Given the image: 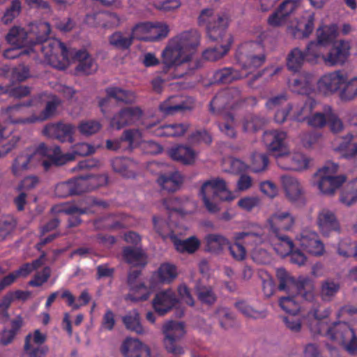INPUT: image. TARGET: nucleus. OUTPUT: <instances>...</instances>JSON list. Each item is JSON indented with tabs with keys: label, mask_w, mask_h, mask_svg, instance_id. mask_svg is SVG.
<instances>
[{
	"label": "nucleus",
	"mask_w": 357,
	"mask_h": 357,
	"mask_svg": "<svg viewBox=\"0 0 357 357\" xmlns=\"http://www.w3.org/2000/svg\"><path fill=\"white\" fill-rule=\"evenodd\" d=\"M171 240L175 249L181 253H194L200 246V241L195 236L181 240L177 237L176 234H173L171 236Z\"/></svg>",
	"instance_id": "nucleus-36"
},
{
	"label": "nucleus",
	"mask_w": 357,
	"mask_h": 357,
	"mask_svg": "<svg viewBox=\"0 0 357 357\" xmlns=\"http://www.w3.org/2000/svg\"><path fill=\"white\" fill-rule=\"evenodd\" d=\"M276 275L280 280L279 289L280 290H290L296 287L298 294L303 298L311 301L314 298V285L312 281L307 278H303L302 281L296 282L289 273L284 268H278Z\"/></svg>",
	"instance_id": "nucleus-9"
},
{
	"label": "nucleus",
	"mask_w": 357,
	"mask_h": 357,
	"mask_svg": "<svg viewBox=\"0 0 357 357\" xmlns=\"http://www.w3.org/2000/svg\"><path fill=\"white\" fill-rule=\"evenodd\" d=\"M338 282L333 279H326L321 282L319 294L323 301H331L340 289Z\"/></svg>",
	"instance_id": "nucleus-45"
},
{
	"label": "nucleus",
	"mask_w": 357,
	"mask_h": 357,
	"mask_svg": "<svg viewBox=\"0 0 357 357\" xmlns=\"http://www.w3.org/2000/svg\"><path fill=\"white\" fill-rule=\"evenodd\" d=\"M215 20H222L220 14L215 13L213 9L206 8L202 10L200 13L198 17V23L200 26L206 27L208 34H212L213 36L217 30L213 24V21ZM222 22H223L222 26H224L225 21L222 20Z\"/></svg>",
	"instance_id": "nucleus-40"
},
{
	"label": "nucleus",
	"mask_w": 357,
	"mask_h": 357,
	"mask_svg": "<svg viewBox=\"0 0 357 357\" xmlns=\"http://www.w3.org/2000/svg\"><path fill=\"white\" fill-rule=\"evenodd\" d=\"M346 81L347 74L335 70L322 75L317 82V87L324 94H332L337 91Z\"/></svg>",
	"instance_id": "nucleus-14"
},
{
	"label": "nucleus",
	"mask_w": 357,
	"mask_h": 357,
	"mask_svg": "<svg viewBox=\"0 0 357 357\" xmlns=\"http://www.w3.org/2000/svg\"><path fill=\"white\" fill-rule=\"evenodd\" d=\"M114 170L126 177L135 176L137 163L130 158H116L112 162Z\"/></svg>",
	"instance_id": "nucleus-42"
},
{
	"label": "nucleus",
	"mask_w": 357,
	"mask_h": 357,
	"mask_svg": "<svg viewBox=\"0 0 357 357\" xmlns=\"http://www.w3.org/2000/svg\"><path fill=\"white\" fill-rule=\"evenodd\" d=\"M121 352L124 357H151L150 347L137 338L128 337L123 340Z\"/></svg>",
	"instance_id": "nucleus-17"
},
{
	"label": "nucleus",
	"mask_w": 357,
	"mask_h": 357,
	"mask_svg": "<svg viewBox=\"0 0 357 357\" xmlns=\"http://www.w3.org/2000/svg\"><path fill=\"white\" fill-rule=\"evenodd\" d=\"M340 202L347 206L357 202V186L356 183L348 184L342 189L340 196Z\"/></svg>",
	"instance_id": "nucleus-51"
},
{
	"label": "nucleus",
	"mask_w": 357,
	"mask_h": 357,
	"mask_svg": "<svg viewBox=\"0 0 357 357\" xmlns=\"http://www.w3.org/2000/svg\"><path fill=\"white\" fill-rule=\"evenodd\" d=\"M86 22L91 25L102 26H116L120 23L119 17L113 13H100L93 15H87Z\"/></svg>",
	"instance_id": "nucleus-39"
},
{
	"label": "nucleus",
	"mask_w": 357,
	"mask_h": 357,
	"mask_svg": "<svg viewBox=\"0 0 357 357\" xmlns=\"http://www.w3.org/2000/svg\"><path fill=\"white\" fill-rule=\"evenodd\" d=\"M330 310L322 309L319 305H314L303 318L305 324L314 334H321L326 331V336L342 345L349 354L357 353V335L354 328L346 322L335 323L328 327V317Z\"/></svg>",
	"instance_id": "nucleus-1"
},
{
	"label": "nucleus",
	"mask_w": 357,
	"mask_h": 357,
	"mask_svg": "<svg viewBox=\"0 0 357 357\" xmlns=\"http://www.w3.org/2000/svg\"><path fill=\"white\" fill-rule=\"evenodd\" d=\"M75 59L78 62L76 72L79 75H89L95 72L97 65L86 51H79L75 54Z\"/></svg>",
	"instance_id": "nucleus-32"
},
{
	"label": "nucleus",
	"mask_w": 357,
	"mask_h": 357,
	"mask_svg": "<svg viewBox=\"0 0 357 357\" xmlns=\"http://www.w3.org/2000/svg\"><path fill=\"white\" fill-rule=\"evenodd\" d=\"M100 128V123L95 120L82 121L78 126L79 132L84 136L92 135L98 132Z\"/></svg>",
	"instance_id": "nucleus-59"
},
{
	"label": "nucleus",
	"mask_w": 357,
	"mask_h": 357,
	"mask_svg": "<svg viewBox=\"0 0 357 357\" xmlns=\"http://www.w3.org/2000/svg\"><path fill=\"white\" fill-rule=\"evenodd\" d=\"M178 275L177 267L173 264L165 262L160 264L153 276L160 284H170L176 279Z\"/></svg>",
	"instance_id": "nucleus-31"
},
{
	"label": "nucleus",
	"mask_w": 357,
	"mask_h": 357,
	"mask_svg": "<svg viewBox=\"0 0 357 357\" xmlns=\"http://www.w3.org/2000/svg\"><path fill=\"white\" fill-rule=\"evenodd\" d=\"M315 104L316 103L314 100L307 98L303 104L297 105L294 114V119L297 121L307 120L314 107Z\"/></svg>",
	"instance_id": "nucleus-53"
},
{
	"label": "nucleus",
	"mask_w": 357,
	"mask_h": 357,
	"mask_svg": "<svg viewBox=\"0 0 357 357\" xmlns=\"http://www.w3.org/2000/svg\"><path fill=\"white\" fill-rule=\"evenodd\" d=\"M197 294L199 301L206 304H213L216 301V295L210 286L201 285L197 288Z\"/></svg>",
	"instance_id": "nucleus-56"
},
{
	"label": "nucleus",
	"mask_w": 357,
	"mask_h": 357,
	"mask_svg": "<svg viewBox=\"0 0 357 357\" xmlns=\"http://www.w3.org/2000/svg\"><path fill=\"white\" fill-rule=\"evenodd\" d=\"M340 92V97L342 100L349 101L357 96V77L348 80L347 77L346 83Z\"/></svg>",
	"instance_id": "nucleus-52"
},
{
	"label": "nucleus",
	"mask_w": 357,
	"mask_h": 357,
	"mask_svg": "<svg viewBox=\"0 0 357 357\" xmlns=\"http://www.w3.org/2000/svg\"><path fill=\"white\" fill-rule=\"evenodd\" d=\"M338 165L328 162L314 174L312 179L313 186L325 195H333L335 191L346 181L344 175L337 174Z\"/></svg>",
	"instance_id": "nucleus-6"
},
{
	"label": "nucleus",
	"mask_w": 357,
	"mask_h": 357,
	"mask_svg": "<svg viewBox=\"0 0 357 357\" xmlns=\"http://www.w3.org/2000/svg\"><path fill=\"white\" fill-rule=\"evenodd\" d=\"M280 180L285 196L291 202L294 203L303 200V187L296 178L284 175L280 178Z\"/></svg>",
	"instance_id": "nucleus-24"
},
{
	"label": "nucleus",
	"mask_w": 357,
	"mask_h": 357,
	"mask_svg": "<svg viewBox=\"0 0 357 357\" xmlns=\"http://www.w3.org/2000/svg\"><path fill=\"white\" fill-rule=\"evenodd\" d=\"M43 96H36L26 102L6 107L2 109V112L9 117L10 122L15 123V121L20 118L13 120L11 119V117L15 116L18 114H24L25 112V107L37 106L38 102H41L40 100L42 99Z\"/></svg>",
	"instance_id": "nucleus-34"
},
{
	"label": "nucleus",
	"mask_w": 357,
	"mask_h": 357,
	"mask_svg": "<svg viewBox=\"0 0 357 357\" xmlns=\"http://www.w3.org/2000/svg\"><path fill=\"white\" fill-rule=\"evenodd\" d=\"M163 340H181L185 334L183 323L176 321H167L162 326Z\"/></svg>",
	"instance_id": "nucleus-30"
},
{
	"label": "nucleus",
	"mask_w": 357,
	"mask_h": 357,
	"mask_svg": "<svg viewBox=\"0 0 357 357\" xmlns=\"http://www.w3.org/2000/svg\"><path fill=\"white\" fill-rule=\"evenodd\" d=\"M142 114V110L137 107H126L112 118L110 125L119 130L124 126L136 123L139 120Z\"/></svg>",
	"instance_id": "nucleus-18"
},
{
	"label": "nucleus",
	"mask_w": 357,
	"mask_h": 357,
	"mask_svg": "<svg viewBox=\"0 0 357 357\" xmlns=\"http://www.w3.org/2000/svg\"><path fill=\"white\" fill-rule=\"evenodd\" d=\"M233 239L235 243L228 245L229 253L231 257L237 261L243 260L246 257L245 248L240 244L243 241V243L255 250V247L261 245L267 241L262 227H257L249 231L236 232L233 234Z\"/></svg>",
	"instance_id": "nucleus-7"
},
{
	"label": "nucleus",
	"mask_w": 357,
	"mask_h": 357,
	"mask_svg": "<svg viewBox=\"0 0 357 357\" xmlns=\"http://www.w3.org/2000/svg\"><path fill=\"white\" fill-rule=\"evenodd\" d=\"M156 126V123H148L145 126V128L157 137H181L183 135L189 128L188 123H172L159 126L154 130H152Z\"/></svg>",
	"instance_id": "nucleus-19"
},
{
	"label": "nucleus",
	"mask_w": 357,
	"mask_h": 357,
	"mask_svg": "<svg viewBox=\"0 0 357 357\" xmlns=\"http://www.w3.org/2000/svg\"><path fill=\"white\" fill-rule=\"evenodd\" d=\"M204 204L211 213L219 211V200L231 201L236 198L228 188L226 181L220 178H212L205 182L201 189Z\"/></svg>",
	"instance_id": "nucleus-5"
},
{
	"label": "nucleus",
	"mask_w": 357,
	"mask_h": 357,
	"mask_svg": "<svg viewBox=\"0 0 357 357\" xmlns=\"http://www.w3.org/2000/svg\"><path fill=\"white\" fill-rule=\"evenodd\" d=\"M87 179L85 177L80 176L70 180L66 183L58 185L56 190L59 191H68L69 194H80L89 191Z\"/></svg>",
	"instance_id": "nucleus-38"
},
{
	"label": "nucleus",
	"mask_w": 357,
	"mask_h": 357,
	"mask_svg": "<svg viewBox=\"0 0 357 357\" xmlns=\"http://www.w3.org/2000/svg\"><path fill=\"white\" fill-rule=\"evenodd\" d=\"M260 50L261 46L258 43H252L243 45L237 54V60L241 66V71L226 68L217 71L215 74L216 81L222 83H229L234 80L242 79L253 73L264 62L263 56L256 55L254 52H250L249 50Z\"/></svg>",
	"instance_id": "nucleus-3"
},
{
	"label": "nucleus",
	"mask_w": 357,
	"mask_h": 357,
	"mask_svg": "<svg viewBox=\"0 0 357 357\" xmlns=\"http://www.w3.org/2000/svg\"><path fill=\"white\" fill-rule=\"evenodd\" d=\"M314 20L313 13H305L288 28L289 33L296 38H308L314 29Z\"/></svg>",
	"instance_id": "nucleus-20"
},
{
	"label": "nucleus",
	"mask_w": 357,
	"mask_h": 357,
	"mask_svg": "<svg viewBox=\"0 0 357 357\" xmlns=\"http://www.w3.org/2000/svg\"><path fill=\"white\" fill-rule=\"evenodd\" d=\"M95 152V148L86 143H78L73 145L71 151L62 153L59 146L51 147L50 151L52 156V162L57 165H62L68 162L75 160L78 156H86Z\"/></svg>",
	"instance_id": "nucleus-10"
},
{
	"label": "nucleus",
	"mask_w": 357,
	"mask_h": 357,
	"mask_svg": "<svg viewBox=\"0 0 357 357\" xmlns=\"http://www.w3.org/2000/svg\"><path fill=\"white\" fill-rule=\"evenodd\" d=\"M353 139L351 134H347L342 138V142L335 147L336 151L341 153L342 158L351 160L357 166V143L351 145V148L348 149L349 144Z\"/></svg>",
	"instance_id": "nucleus-41"
},
{
	"label": "nucleus",
	"mask_w": 357,
	"mask_h": 357,
	"mask_svg": "<svg viewBox=\"0 0 357 357\" xmlns=\"http://www.w3.org/2000/svg\"><path fill=\"white\" fill-rule=\"evenodd\" d=\"M199 42L200 35L196 30L183 31L172 38L162 53L164 64L172 67L190 61Z\"/></svg>",
	"instance_id": "nucleus-2"
},
{
	"label": "nucleus",
	"mask_w": 357,
	"mask_h": 357,
	"mask_svg": "<svg viewBox=\"0 0 357 357\" xmlns=\"http://www.w3.org/2000/svg\"><path fill=\"white\" fill-rule=\"evenodd\" d=\"M207 248L210 252L218 253L225 247L229 245V241L225 236L218 234H211L206 236Z\"/></svg>",
	"instance_id": "nucleus-46"
},
{
	"label": "nucleus",
	"mask_w": 357,
	"mask_h": 357,
	"mask_svg": "<svg viewBox=\"0 0 357 357\" xmlns=\"http://www.w3.org/2000/svg\"><path fill=\"white\" fill-rule=\"evenodd\" d=\"M289 86L294 92L308 94L312 91V75L308 73H302L298 77L289 81Z\"/></svg>",
	"instance_id": "nucleus-33"
},
{
	"label": "nucleus",
	"mask_w": 357,
	"mask_h": 357,
	"mask_svg": "<svg viewBox=\"0 0 357 357\" xmlns=\"http://www.w3.org/2000/svg\"><path fill=\"white\" fill-rule=\"evenodd\" d=\"M123 321L126 328L130 331H134L139 335L147 333V331L142 326L139 314L136 310L128 312L123 317Z\"/></svg>",
	"instance_id": "nucleus-47"
},
{
	"label": "nucleus",
	"mask_w": 357,
	"mask_h": 357,
	"mask_svg": "<svg viewBox=\"0 0 357 357\" xmlns=\"http://www.w3.org/2000/svg\"><path fill=\"white\" fill-rule=\"evenodd\" d=\"M38 96H43L41 102H38L36 107L42 105L46 102L45 108L38 114H33L29 117L25 119H19L15 123L20 124L35 123L40 121H43L48 119L54 115L58 105L60 104V100L55 96L47 93H40Z\"/></svg>",
	"instance_id": "nucleus-11"
},
{
	"label": "nucleus",
	"mask_w": 357,
	"mask_h": 357,
	"mask_svg": "<svg viewBox=\"0 0 357 357\" xmlns=\"http://www.w3.org/2000/svg\"><path fill=\"white\" fill-rule=\"evenodd\" d=\"M43 43L40 50L45 61L56 68L65 69L70 62L73 53L57 39H51Z\"/></svg>",
	"instance_id": "nucleus-8"
},
{
	"label": "nucleus",
	"mask_w": 357,
	"mask_h": 357,
	"mask_svg": "<svg viewBox=\"0 0 357 357\" xmlns=\"http://www.w3.org/2000/svg\"><path fill=\"white\" fill-rule=\"evenodd\" d=\"M337 252L342 257H357V244L349 239L341 241L338 245Z\"/></svg>",
	"instance_id": "nucleus-57"
},
{
	"label": "nucleus",
	"mask_w": 357,
	"mask_h": 357,
	"mask_svg": "<svg viewBox=\"0 0 357 357\" xmlns=\"http://www.w3.org/2000/svg\"><path fill=\"white\" fill-rule=\"evenodd\" d=\"M337 26L334 24L321 26L317 30V41L326 46L337 37Z\"/></svg>",
	"instance_id": "nucleus-49"
},
{
	"label": "nucleus",
	"mask_w": 357,
	"mask_h": 357,
	"mask_svg": "<svg viewBox=\"0 0 357 357\" xmlns=\"http://www.w3.org/2000/svg\"><path fill=\"white\" fill-rule=\"evenodd\" d=\"M324 47L320 43L317 41H310L306 46L305 54L306 61L312 63H319L320 61L324 62L322 47Z\"/></svg>",
	"instance_id": "nucleus-43"
},
{
	"label": "nucleus",
	"mask_w": 357,
	"mask_h": 357,
	"mask_svg": "<svg viewBox=\"0 0 357 357\" xmlns=\"http://www.w3.org/2000/svg\"><path fill=\"white\" fill-rule=\"evenodd\" d=\"M178 303L174 291L168 289L158 293L153 300V306L155 310L163 315L174 307Z\"/></svg>",
	"instance_id": "nucleus-27"
},
{
	"label": "nucleus",
	"mask_w": 357,
	"mask_h": 357,
	"mask_svg": "<svg viewBox=\"0 0 357 357\" xmlns=\"http://www.w3.org/2000/svg\"><path fill=\"white\" fill-rule=\"evenodd\" d=\"M140 273L138 271L130 272L128 278L129 293L126 299L132 302L146 301L153 292V289L146 287L144 282L138 278Z\"/></svg>",
	"instance_id": "nucleus-13"
},
{
	"label": "nucleus",
	"mask_w": 357,
	"mask_h": 357,
	"mask_svg": "<svg viewBox=\"0 0 357 357\" xmlns=\"http://www.w3.org/2000/svg\"><path fill=\"white\" fill-rule=\"evenodd\" d=\"M132 36L130 34H126L117 31L109 37V44L117 49L126 50L132 43Z\"/></svg>",
	"instance_id": "nucleus-50"
},
{
	"label": "nucleus",
	"mask_w": 357,
	"mask_h": 357,
	"mask_svg": "<svg viewBox=\"0 0 357 357\" xmlns=\"http://www.w3.org/2000/svg\"><path fill=\"white\" fill-rule=\"evenodd\" d=\"M16 221L10 215H5L0 220V241L3 240L14 229Z\"/></svg>",
	"instance_id": "nucleus-61"
},
{
	"label": "nucleus",
	"mask_w": 357,
	"mask_h": 357,
	"mask_svg": "<svg viewBox=\"0 0 357 357\" xmlns=\"http://www.w3.org/2000/svg\"><path fill=\"white\" fill-rule=\"evenodd\" d=\"M153 221L155 231L162 238L169 236L171 238L172 235L177 234V231L170 228L165 220L159 217H154Z\"/></svg>",
	"instance_id": "nucleus-58"
},
{
	"label": "nucleus",
	"mask_w": 357,
	"mask_h": 357,
	"mask_svg": "<svg viewBox=\"0 0 357 357\" xmlns=\"http://www.w3.org/2000/svg\"><path fill=\"white\" fill-rule=\"evenodd\" d=\"M50 150L51 147L41 144L37 147H29L20 151L13 160L10 166L12 174L15 176H20L41 163L47 169L52 162Z\"/></svg>",
	"instance_id": "nucleus-4"
},
{
	"label": "nucleus",
	"mask_w": 357,
	"mask_h": 357,
	"mask_svg": "<svg viewBox=\"0 0 357 357\" xmlns=\"http://www.w3.org/2000/svg\"><path fill=\"white\" fill-rule=\"evenodd\" d=\"M31 33L36 36L38 43H43L47 40L50 33V26L47 22H40L37 25H33Z\"/></svg>",
	"instance_id": "nucleus-64"
},
{
	"label": "nucleus",
	"mask_w": 357,
	"mask_h": 357,
	"mask_svg": "<svg viewBox=\"0 0 357 357\" xmlns=\"http://www.w3.org/2000/svg\"><path fill=\"white\" fill-rule=\"evenodd\" d=\"M21 11V2L20 0H13L10 6L6 8L1 21L4 24L11 23Z\"/></svg>",
	"instance_id": "nucleus-55"
},
{
	"label": "nucleus",
	"mask_w": 357,
	"mask_h": 357,
	"mask_svg": "<svg viewBox=\"0 0 357 357\" xmlns=\"http://www.w3.org/2000/svg\"><path fill=\"white\" fill-rule=\"evenodd\" d=\"M317 225L324 236H328L332 231L340 229V225L335 213L328 208H323L319 212Z\"/></svg>",
	"instance_id": "nucleus-28"
},
{
	"label": "nucleus",
	"mask_w": 357,
	"mask_h": 357,
	"mask_svg": "<svg viewBox=\"0 0 357 357\" xmlns=\"http://www.w3.org/2000/svg\"><path fill=\"white\" fill-rule=\"evenodd\" d=\"M299 245L307 252L314 255H321L324 252V246L319 239L317 233L303 231L296 238Z\"/></svg>",
	"instance_id": "nucleus-21"
},
{
	"label": "nucleus",
	"mask_w": 357,
	"mask_h": 357,
	"mask_svg": "<svg viewBox=\"0 0 357 357\" xmlns=\"http://www.w3.org/2000/svg\"><path fill=\"white\" fill-rule=\"evenodd\" d=\"M295 223V218L288 211H277L268 219L272 233L279 230H289Z\"/></svg>",
	"instance_id": "nucleus-25"
},
{
	"label": "nucleus",
	"mask_w": 357,
	"mask_h": 357,
	"mask_svg": "<svg viewBox=\"0 0 357 357\" xmlns=\"http://www.w3.org/2000/svg\"><path fill=\"white\" fill-rule=\"evenodd\" d=\"M49 137H54L61 142H73L75 127L69 123L60 122L46 126L43 131Z\"/></svg>",
	"instance_id": "nucleus-16"
},
{
	"label": "nucleus",
	"mask_w": 357,
	"mask_h": 357,
	"mask_svg": "<svg viewBox=\"0 0 357 357\" xmlns=\"http://www.w3.org/2000/svg\"><path fill=\"white\" fill-rule=\"evenodd\" d=\"M229 49L228 45L209 48L204 52L203 56L208 61H215L224 56L228 52Z\"/></svg>",
	"instance_id": "nucleus-62"
},
{
	"label": "nucleus",
	"mask_w": 357,
	"mask_h": 357,
	"mask_svg": "<svg viewBox=\"0 0 357 357\" xmlns=\"http://www.w3.org/2000/svg\"><path fill=\"white\" fill-rule=\"evenodd\" d=\"M349 42L340 40L335 43L329 52L324 57V63L327 66L342 65L350 54Z\"/></svg>",
	"instance_id": "nucleus-15"
},
{
	"label": "nucleus",
	"mask_w": 357,
	"mask_h": 357,
	"mask_svg": "<svg viewBox=\"0 0 357 357\" xmlns=\"http://www.w3.org/2000/svg\"><path fill=\"white\" fill-rule=\"evenodd\" d=\"M262 229L267 238V241L262 245L271 244L278 255L281 257H285L290 254L292 251L293 243L287 236L275 232L268 236L266 229L264 228Z\"/></svg>",
	"instance_id": "nucleus-26"
},
{
	"label": "nucleus",
	"mask_w": 357,
	"mask_h": 357,
	"mask_svg": "<svg viewBox=\"0 0 357 357\" xmlns=\"http://www.w3.org/2000/svg\"><path fill=\"white\" fill-rule=\"evenodd\" d=\"M180 340H162L165 351L174 356H181L185 352V347L178 342Z\"/></svg>",
	"instance_id": "nucleus-63"
},
{
	"label": "nucleus",
	"mask_w": 357,
	"mask_h": 357,
	"mask_svg": "<svg viewBox=\"0 0 357 357\" xmlns=\"http://www.w3.org/2000/svg\"><path fill=\"white\" fill-rule=\"evenodd\" d=\"M167 154L176 162L185 165H192L195 163L199 153L188 145H178L169 149Z\"/></svg>",
	"instance_id": "nucleus-22"
},
{
	"label": "nucleus",
	"mask_w": 357,
	"mask_h": 357,
	"mask_svg": "<svg viewBox=\"0 0 357 357\" xmlns=\"http://www.w3.org/2000/svg\"><path fill=\"white\" fill-rule=\"evenodd\" d=\"M121 140L127 142L130 147H134L142 142V134L138 129H128L123 132Z\"/></svg>",
	"instance_id": "nucleus-60"
},
{
	"label": "nucleus",
	"mask_w": 357,
	"mask_h": 357,
	"mask_svg": "<svg viewBox=\"0 0 357 357\" xmlns=\"http://www.w3.org/2000/svg\"><path fill=\"white\" fill-rule=\"evenodd\" d=\"M28 37V31L23 27L14 26L6 35V40L13 47L22 48L29 43Z\"/></svg>",
	"instance_id": "nucleus-37"
},
{
	"label": "nucleus",
	"mask_w": 357,
	"mask_h": 357,
	"mask_svg": "<svg viewBox=\"0 0 357 357\" xmlns=\"http://www.w3.org/2000/svg\"><path fill=\"white\" fill-rule=\"evenodd\" d=\"M287 134L282 130H270L264 133V140L268 150L279 159L289 153L287 144Z\"/></svg>",
	"instance_id": "nucleus-12"
},
{
	"label": "nucleus",
	"mask_w": 357,
	"mask_h": 357,
	"mask_svg": "<svg viewBox=\"0 0 357 357\" xmlns=\"http://www.w3.org/2000/svg\"><path fill=\"white\" fill-rule=\"evenodd\" d=\"M306 61L305 54L298 47L294 48L288 54L287 65L289 70L293 72L298 71Z\"/></svg>",
	"instance_id": "nucleus-44"
},
{
	"label": "nucleus",
	"mask_w": 357,
	"mask_h": 357,
	"mask_svg": "<svg viewBox=\"0 0 357 357\" xmlns=\"http://www.w3.org/2000/svg\"><path fill=\"white\" fill-rule=\"evenodd\" d=\"M158 185L168 192L176 190L183 183V177L178 172L161 174L158 180Z\"/></svg>",
	"instance_id": "nucleus-35"
},
{
	"label": "nucleus",
	"mask_w": 357,
	"mask_h": 357,
	"mask_svg": "<svg viewBox=\"0 0 357 357\" xmlns=\"http://www.w3.org/2000/svg\"><path fill=\"white\" fill-rule=\"evenodd\" d=\"M310 160L300 152L289 153L278 160V165L283 169L303 171L308 168Z\"/></svg>",
	"instance_id": "nucleus-23"
},
{
	"label": "nucleus",
	"mask_w": 357,
	"mask_h": 357,
	"mask_svg": "<svg viewBox=\"0 0 357 357\" xmlns=\"http://www.w3.org/2000/svg\"><path fill=\"white\" fill-rule=\"evenodd\" d=\"M107 98L99 102V105L103 113L106 112V106L109 102L110 98L124 102H132L135 99V93L130 91H126L118 87H112L106 90Z\"/></svg>",
	"instance_id": "nucleus-29"
},
{
	"label": "nucleus",
	"mask_w": 357,
	"mask_h": 357,
	"mask_svg": "<svg viewBox=\"0 0 357 357\" xmlns=\"http://www.w3.org/2000/svg\"><path fill=\"white\" fill-rule=\"evenodd\" d=\"M123 257L126 261L133 266L144 265L146 263L144 253L138 248H126L123 252Z\"/></svg>",
	"instance_id": "nucleus-48"
},
{
	"label": "nucleus",
	"mask_w": 357,
	"mask_h": 357,
	"mask_svg": "<svg viewBox=\"0 0 357 357\" xmlns=\"http://www.w3.org/2000/svg\"><path fill=\"white\" fill-rule=\"evenodd\" d=\"M168 25L164 22H150L149 41H155L166 38L169 34Z\"/></svg>",
	"instance_id": "nucleus-54"
}]
</instances>
